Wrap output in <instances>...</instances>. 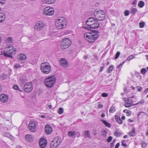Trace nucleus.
<instances>
[{
	"instance_id": "dca6fc26",
	"label": "nucleus",
	"mask_w": 148,
	"mask_h": 148,
	"mask_svg": "<svg viewBox=\"0 0 148 148\" xmlns=\"http://www.w3.org/2000/svg\"><path fill=\"white\" fill-rule=\"evenodd\" d=\"M45 130L47 134L49 135L51 134L52 132V129L51 127L49 125H46L45 127Z\"/></svg>"
},
{
	"instance_id": "473e14b6",
	"label": "nucleus",
	"mask_w": 148,
	"mask_h": 148,
	"mask_svg": "<svg viewBox=\"0 0 148 148\" xmlns=\"http://www.w3.org/2000/svg\"><path fill=\"white\" fill-rule=\"evenodd\" d=\"M140 145L143 148H145L147 147V143L143 141L140 143Z\"/></svg>"
},
{
	"instance_id": "7ed1b4c3",
	"label": "nucleus",
	"mask_w": 148,
	"mask_h": 148,
	"mask_svg": "<svg viewBox=\"0 0 148 148\" xmlns=\"http://www.w3.org/2000/svg\"><path fill=\"white\" fill-rule=\"evenodd\" d=\"M66 25V20L63 17H58L56 20V26L58 29H62L65 28Z\"/></svg>"
},
{
	"instance_id": "a211bd4d",
	"label": "nucleus",
	"mask_w": 148,
	"mask_h": 148,
	"mask_svg": "<svg viewBox=\"0 0 148 148\" xmlns=\"http://www.w3.org/2000/svg\"><path fill=\"white\" fill-rule=\"evenodd\" d=\"M26 140L28 142H32L33 140V137L30 134H27L25 136Z\"/></svg>"
},
{
	"instance_id": "412c9836",
	"label": "nucleus",
	"mask_w": 148,
	"mask_h": 148,
	"mask_svg": "<svg viewBox=\"0 0 148 148\" xmlns=\"http://www.w3.org/2000/svg\"><path fill=\"white\" fill-rule=\"evenodd\" d=\"M84 134L85 135V137L86 138H89L90 139L91 137L90 136V135L89 133V131H85L84 132Z\"/></svg>"
},
{
	"instance_id": "1a4fd4ad",
	"label": "nucleus",
	"mask_w": 148,
	"mask_h": 148,
	"mask_svg": "<svg viewBox=\"0 0 148 148\" xmlns=\"http://www.w3.org/2000/svg\"><path fill=\"white\" fill-rule=\"evenodd\" d=\"M71 45L70 40L68 38L64 39L61 42L60 47L62 49L66 48Z\"/></svg>"
},
{
	"instance_id": "6e6552de",
	"label": "nucleus",
	"mask_w": 148,
	"mask_h": 148,
	"mask_svg": "<svg viewBox=\"0 0 148 148\" xmlns=\"http://www.w3.org/2000/svg\"><path fill=\"white\" fill-rule=\"evenodd\" d=\"M62 141L61 137L58 136L55 138L50 143V147L51 148L57 147L60 144Z\"/></svg>"
},
{
	"instance_id": "2f4dec72",
	"label": "nucleus",
	"mask_w": 148,
	"mask_h": 148,
	"mask_svg": "<svg viewBox=\"0 0 148 148\" xmlns=\"http://www.w3.org/2000/svg\"><path fill=\"white\" fill-rule=\"evenodd\" d=\"M114 69V66L113 65H111L108 69V72L109 73H111Z\"/></svg>"
},
{
	"instance_id": "bb28decb",
	"label": "nucleus",
	"mask_w": 148,
	"mask_h": 148,
	"mask_svg": "<svg viewBox=\"0 0 148 148\" xmlns=\"http://www.w3.org/2000/svg\"><path fill=\"white\" fill-rule=\"evenodd\" d=\"M145 5L144 2L142 1H140L138 4V6L140 8H143Z\"/></svg>"
},
{
	"instance_id": "a18cd8bd",
	"label": "nucleus",
	"mask_w": 148,
	"mask_h": 148,
	"mask_svg": "<svg viewBox=\"0 0 148 148\" xmlns=\"http://www.w3.org/2000/svg\"><path fill=\"white\" fill-rule=\"evenodd\" d=\"M130 98H130V97L127 98V100H126V101H127V102L132 103L133 102V101L132 99H130Z\"/></svg>"
},
{
	"instance_id": "c85d7f7f",
	"label": "nucleus",
	"mask_w": 148,
	"mask_h": 148,
	"mask_svg": "<svg viewBox=\"0 0 148 148\" xmlns=\"http://www.w3.org/2000/svg\"><path fill=\"white\" fill-rule=\"evenodd\" d=\"M131 13L133 14H135L137 11V9L136 8H131Z\"/></svg>"
},
{
	"instance_id": "393cba45",
	"label": "nucleus",
	"mask_w": 148,
	"mask_h": 148,
	"mask_svg": "<svg viewBox=\"0 0 148 148\" xmlns=\"http://www.w3.org/2000/svg\"><path fill=\"white\" fill-rule=\"evenodd\" d=\"M56 0H44V1L47 4H52L54 3Z\"/></svg>"
},
{
	"instance_id": "09e8293b",
	"label": "nucleus",
	"mask_w": 148,
	"mask_h": 148,
	"mask_svg": "<svg viewBox=\"0 0 148 148\" xmlns=\"http://www.w3.org/2000/svg\"><path fill=\"white\" fill-rule=\"evenodd\" d=\"M116 121L119 123V124H122L123 123V121L120 118L118 120Z\"/></svg>"
},
{
	"instance_id": "f3484780",
	"label": "nucleus",
	"mask_w": 148,
	"mask_h": 148,
	"mask_svg": "<svg viewBox=\"0 0 148 148\" xmlns=\"http://www.w3.org/2000/svg\"><path fill=\"white\" fill-rule=\"evenodd\" d=\"M0 99L1 101L3 102H6L8 100V96L5 94H1L0 96Z\"/></svg>"
},
{
	"instance_id": "7c9ffc66",
	"label": "nucleus",
	"mask_w": 148,
	"mask_h": 148,
	"mask_svg": "<svg viewBox=\"0 0 148 148\" xmlns=\"http://www.w3.org/2000/svg\"><path fill=\"white\" fill-rule=\"evenodd\" d=\"M123 112H124L126 113L127 114V116H130L131 114V112L130 111V110H129L127 109H125V110H124Z\"/></svg>"
},
{
	"instance_id": "ea45409f",
	"label": "nucleus",
	"mask_w": 148,
	"mask_h": 148,
	"mask_svg": "<svg viewBox=\"0 0 148 148\" xmlns=\"http://www.w3.org/2000/svg\"><path fill=\"white\" fill-rule=\"evenodd\" d=\"M134 56L133 55H131L130 56H129L127 59V60L128 61H130V60L134 58Z\"/></svg>"
},
{
	"instance_id": "37998d69",
	"label": "nucleus",
	"mask_w": 148,
	"mask_h": 148,
	"mask_svg": "<svg viewBox=\"0 0 148 148\" xmlns=\"http://www.w3.org/2000/svg\"><path fill=\"white\" fill-rule=\"evenodd\" d=\"M144 25L145 23L144 22H140L139 24V27L141 28H143L144 27Z\"/></svg>"
},
{
	"instance_id": "3c124183",
	"label": "nucleus",
	"mask_w": 148,
	"mask_h": 148,
	"mask_svg": "<svg viewBox=\"0 0 148 148\" xmlns=\"http://www.w3.org/2000/svg\"><path fill=\"white\" fill-rule=\"evenodd\" d=\"M20 80L21 82L22 83H24L26 81V80L25 79H20Z\"/></svg>"
},
{
	"instance_id": "4d7b16f0",
	"label": "nucleus",
	"mask_w": 148,
	"mask_h": 148,
	"mask_svg": "<svg viewBox=\"0 0 148 148\" xmlns=\"http://www.w3.org/2000/svg\"><path fill=\"white\" fill-rule=\"evenodd\" d=\"M120 145V143H118L116 145L115 148H118Z\"/></svg>"
},
{
	"instance_id": "bf43d9fd",
	"label": "nucleus",
	"mask_w": 148,
	"mask_h": 148,
	"mask_svg": "<svg viewBox=\"0 0 148 148\" xmlns=\"http://www.w3.org/2000/svg\"><path fill=\"white\" fill-rule=\"evenodd\" d=\"M137 3L136 0H134L132 2V3L134 5H136Z\"/></svg>"
},
{
	"instance_id": "5fc2aeb1",
	"label": "nucleus",
	"mask_w": 148,
	"mask_h": 148,
	"mask_svg": "<svg viewBox=\"0 0 148 148\" xmlns=\"http://www.w3.org/2000/svg\"><path fill=\"white\" fill-rule=\"evenodd\" d=\"M114 141H113L110 144V147L111 148H112L114 145Z\"/></svg>"
},
{
	"instance_id": "4c0bfd02",
	"label": "nucleus",
	"mask_w": 148,
	"mask_h": 148,
	"mask_svg": "<svg viewBox=\"0 0 148 148\" xmlns=\"http://www.w3.org/2000/svg\"><path fill=\"white\" fill-rule=\"evenodd\" d=\"M63 112V109L62 108H60L59 109L58 113L59 114H62Z\"/></svg>"
},
{
	"instance_id": "6ab92c4d",
	"label": "nucleus",
	"mask_w": 148,
	"mask_h": 148,
	"mask_svg": "<svg viewBox=\"0 0 148 148\" xmlns=\"http://www.w3.org/2000/svg\"><path fill=\"white\" fill-rule=\"evenodd\" d=\"M18 57L19 60H25L26 59V56L25 55L22 53L19 54Z\"/></svg>"
},
{
	"instance_id": "e2e57ef3",
	"label": "nucleus",
	"mask_w": 148,
	"mask_h": 148,
	"mask_svg": "<svg viewBox=\"0 0 148 148\" xmlns=\"http://www.w3.org/2000/svg\"><path fill=\"white\" fill-rule=\"evenodd\" d=\"M147 92H148V88L146 89L144 91V92L145 93H146Z\"/></svg>"
},
{
	"instance_id": "9b49d317",
	"label": "nucleus",
	"mask_w": 148,
	"mask_h": 148,
	"mask_svg": "<svg viewBox=\"0 0 148 148\" xmlns=\"http://www.w3.org/2000/svg\"><path fill=\"white\" fill-rule=\"evenodd\" d=\"M37 122L36 121H30L28 125L29 130L32 132H35Z\"/></svg>"
},
{
	"instance_id": "0eeeda50",
	"label": "nucleus",
	"mask_w": 148,
	"mask_h": 148,
	"mask_svg": "<svg viewBox=\"0 0 148 148\" xmlns=\"http://www.w3.org/2000/svg\"><path fill=\"white\" fill-rule=\"evenodd\" d=\"M94 14L97 19L99 21H103L105 18V13L104 11L102 10H95Z\"/></svg>"
},
{
	"instance_id": "72a5a7b5",
	"label": "nucleus",
	"mask_w": 148,
	"mask_h": 148,
	"mask_svg": "<svg viewBox=\"0 0 148 148\" xmlns=\"http://www.w3.org/2000/svg\"><path fill=\"white\" fill-rule=\"evenodd\" d=\"M144 102V100L143 99H141L140 101L137 103H136L133 104V106L137 105L138 104H142Z\"/></svg>"
},
{
	"instance_id": "f03ea898",
	"label": "nucleus",
	"mask_w": 148,
	"mask_h": 148,
	"mask_svg": "<svg viewBox=\"0 0 148 148\" xmlns=\"http://www.w3.org/2000/svg\"><path fill=\"white\" fill-rule=\"evenodd\" d=\"M93 18H89L86 21V26L84 27L87 29L97 28L99 26V24Z\"/></svg>"
},
{
	"instance_id": "cd10ccee",
	"label": "nucleus",
	"mask_w": 148,
	"mask_h": 148,
	"mask_svg": "<svg viewBox=\"0 0 148 148\" xmlns=\"http://www.w3.org/2000/svg\"><path fill=\"white\" fill-rule=\"evenodd\" d=\"M14 67L15 69H18L22 67V66L20 65L18 63H15L14 66Z\"/></svg>"
},
{
	"instance_id": "c756f323",
	"label": "nucleus",
	"mask_w": 148,
	"mask_h": 148,
	"mask_svg": "<svg viewBox=\"0 0 148 148\" xmlns=\"http://www.w3.org/2000/svg\"><path fill=\"white\" fill-rule=\"evenodd\" d=\"M114 134L116 136L119 137L121 134V132H119V130H116V131L115 132Z\"/></svg>"
},
{
	"instance_id": "4be33fe9",
	"label": "nucleus",
	"mask_w": 148,
	"mask_h": 148,
	"mask_svg": "<svg viewBox=\"0 0 148 148\" xmlns=\"http://www.w3.org/2000/svg\"><path fill=\"white\" fill-rule=\"evenodd\" d=\"M68 134L70 137H73L76 134V133L74 131H70L68 132Z\"/></svg>"
},
{
	"instance_id": "f704fd0d",
	"label": "nucleus",
	"mask_w": 148,
	"mask_h": 148,
	"mask_svg": "<svg viewBox=\"0 0 148 148\" xmlns=\"http://www.w3.org/2000/svg\"><path fill=\"white\" fill-rule=\"evenodd\" d=\"M13 88L15 90H18L21 92L23 91V90H21L19 89L18 86L17 85H14L13 87Z\"/></svg>"
},
{
	"instance_id": "052dcab7",
	"label": "nucleus",
	"mask_w": 148,
	"mask_h": 148,
	"mask_svg": "<svg viewBox=\"0 0 148 148\" xmlns=\"http://www.w3.org/2000/svg\"><path fill=\"white\" fill-rule=\"evenodd\" d=\"M92 134L94 135H95L97 134L96 130H93V132H92Z\"/></svg>"
},
{
	"instance_id": "f8f14e48",
	"label": "nucleus",
	"mask_w": 148,
	"mask_h": 148,
	"mask_svg": "<svg viewBox=\"0 0 148 148\" xmlns=\"http://www.w3.org/2000/svg\"><path fill=\"white\" fill-rule=\"evenodd\" d=\"M33 86L31 83H26L24 85V89L27 92H30L32 90Z\"/></svg>"
},
{
	"instance_id": "423d86ee",
	"label": "nucleus",
	"mask_w": 148,
	"mask_h": 148,
	"mask_svg": "<svg viewBox=\"0 0 148 148\" xmlns=\"http://www.w3.org/2000/svg\"><path fill=\"white\" fill-rule=\"evenodd\" d=\"M40 69L41 71L45 74H47L50 73L51 67L50 64L46 62L41 64Z\"/></svg>"
},
{
	"instance_id": "a19ab883",
	"label": "nucleus",
	"mask_w": 148,
	"mask_h": 148,
	"mask_svg": "<svg viewBox=\"0 0 148 148\" xmlns=\"http://www.w3.org/2000/svg\"><path fill=\"white\" fill-rule=\"evenodd\" d=\"M136 88H137L138 91L139 92H141L143 89V88L142 87L139 86H136Z\"/></svg>"
},
{
	"instance_id": "8fccbe9b",
	"label": "nucleus",
	"mask_w": 148,
	"mask_h": 148,
	"mask_svg": "<svg viewBox=\"0 0 148 148\" xmlns=\"http://www.w3.org/2000/svg\"><path fill=\"white\" fill-rule=\"evenodd\" d=\"M101 95L103 97H106L108 96V95L106 93H103Z\"/></svg>"
},
{
	"instance_id": "774afa93",
	"label": "nucleus",
	"mask_w": 148,
	"mask_h": 148,
	"mask_svg": "<svg viewBox=\"0 0 148 148\" xmlns=\"http://www.w3.org/2000/svg\"><path fill=\"white\" fill-rule=\"evenodd\" d=\"M105 116V114L104 113H102L101 115L102 117H104Z\"/></svg>"
},
{
	"instance_id": "603ef678",
	"label": "nucleus",
	"mask_w": 148,
	"mask_h": 148,
	"mask_svg": "<svg viewBox=\"0 0 148 148\" xmlns=\"http://www.w3.org/2000/svg\"><path fill=\"white\" fill-rule=\"evenodd\" d=\"M129 134L130 136H134L135 135V134L133 133L132 132H130L129 133Z\"/></svg>"
},
{
	"instance_id": "0e129e2a",
	"label": "nucleus",
	"mask_w": 148,
	"mask_h": 148,
	"mask_svg": "<svg viewBox=\"0 0 148 148\" xmlns=\"http://www.w3.org/2000/svg\"><path fill=\"white\" fill-rule=\"evenodd\" d=\"M103 69H104V67L103 66H101L100 68V71L101 72L103 70Z\"/></svg>"
},
{
	"instance_id": "49530a36",
	"label": "nucleus",
	"mask_w": 148,
	"mask_h": 148,
	"mask_svg": "<svg viewBox=\"0 0 148 148\" xmlns=\"http://www.w3.org/2000/svg\"><path fill=\"white\" fill-rule=\"evenodd\" d=\"M112 139V136H109V137L108 138L107 140V141L108 142H110L111 141Z\"/></svg>"
},
{
	"instance_id": "13d9d810",
	"label": "nucleus",
	"mask_w": 148,
	"mask_h": 148,
	"mask_svg": "<svg viewBox=\"0 0 148 148\" xmlns=\"http://www.w3.org/2000/svg\"><path fill=\"white\" fill-rule=\"evenodd\" d=\"M106 133L105 132H103L102 133V135L104 137L106 136Z\"/></svg>"
},
{
	"instance_id": "4468645a",
	"label": "nucleus",
	"mask_w": 148,
	"mask_h": 148,
	"mask_svg": "<svg viewBox=\"0 0 148 148\" xmlns=\"http://www.w3.org/2000/svg\"><path fill=\"white\" fill-rule=\"evenodd\" d=\"M39 144L41 148H44L46 147L47 144V140L45 138H41L39 141Z\"/></svg>"
},
{
	"instance_id": "c03bdc74",
	"label": "nucleus",
	"mask_w": 148,
	"mask_h": 148,
	"mask_svg": "<svg viewBox=\"0 0 148 148\" xmlns=\"http://www.w3.org/2000/svg\"><path fill=\"white\" fill-rule=\"evenodd\" d=\"M7 40L8 42L11 43L12 42V38L10 37H9L7 38Z\"/></svg>"
},
{
	"instance_id": "aec40b11",
	"label": "nucleus",
	"mask_w": 148,
	"mask_h": 148,
	"mask_svg": "<svg viewBox=\"0 0 148 148\" xmlns=\"http://www.w3.org/2000/svg\"><path fill=\"white\" fill-rule=\"evenodd\" d=\"M125 99H124L125 102L124 104V106L126 108H129L130 107L133 106V103H129L126 101V99L125 98Z\"/></svg>"
},
{
	"instance_id": "20e7f679",
	"label": "nucleus",
	"mask_w": 148,
	"mask_h": 148,
	"mask_svg": "<svg viewBox=\"0 0 148 148\" xmlns=\"http://www.w3.org/2000/svg\"><path fill=\"white\" fill-rule=\"evenodd\" d=\"M6 50L7 51L4 52L3 55L5 57L12 58V54H16V52L17 51L15 48H14L11 45H9L5 48Z\"/></svg>"
},
{
	"instance_id": "79ce46f5",
	"label": "nucleus",
	"mask_w": 148,
	"mask_h": 148,
	"mask_svg": "<svg viewBox=\"0 0 148 148\" xmlns=\"http://www.w3.org/2000/svg\"><path fill=\"white\" fill-rule=\"evenodd\" d=\"M120 53L119 51H118L116 53L115 57V59H116L118 58V57H119V56L120 55Z\"/></svg>"
},
{
	"instance_id": "69168bd1",
	"label": "nucleus",
	"mask_w": 148,
	"mask_h": 148,
	"mask_svg": "<svg viewBox=\"0 0 148 148\" xmlns=\"http://www.w3.org/2000/svg\"><path fill=\"white\" fill-rule=\"evenodd\" d=\"M84 58L85 59H87L88 58V56L87 55H85L84 56Z\"/></svg>"
},
{
	"instance_id": "338daca9",
	"label": "nucleus",
	"mask_w": 148,
	"mask_h": 148,
	"mask_svg": "<svg viewBox=\"0 0 148 148\" xmlns=\"http://www.w3.org/2000/svg\"><path fill=\"white\" fill-rule=\"evenodd\" d=\"M131 132H132L133 133L135 134V129H132V130Z\"/></svg>"
},
{
	"instance_id": "5701e85b",
	"label": "nucleus",
	"mask_w": 148,
	"mask_h": 148,
	"mask_svg": "<svg viewBox=\"0 0 148 148\" xmlns=\"http://www.w3.org/2000/svg\"><path fill=\"white\" fill-rule=\"evenodd\" d=\"M5 15L3 13H0V23L3 22L5 19Z\"/></svg>"
},
{
	"instance_id": "f257e3e1",
	"label": "nucleus",
	"mask_w": 148,
	"mask_h": 148,
	"mask_svg": "<svg viewBox=\"0 0 148 148\" xmlns=\"http://www.w3.org/2000/svg\"><path fill=\"white\" fill-rule=\"evenodd\" d=\"M99 33L97 31H94L91 33L87 32L84 34V37L88 42L92 43L98 38Z\"/></svg>"
},
{
	"instance_id": "2eb2a0df",
	"label": "nucleus",
	"mask_w": 148,
	"mask_h": 148,
	"mask_svg": "<svg viewBox=\"0 0 148 148\" xmlns=\"http://www.w3.org/2000/svg\"><path fill=\"white\" fill-rule=\"evenodd\" d=\"M60 65L64 67H68L69 64L66 60L64 58H61L60 60Z\"/></svg>"
},
{
	"instance_id": "39448f33",
	"label": "nucleus",
	"mask_w": 148,
	"mask_h": 148,
	"mask_svg": "<svg viewBox=\"0 0 148 148\" xmlns=\"http://www.w3.org/2000/svg\"><path fill=\"white\" fill-rule=\"evenodd\" d=\"M56 82V78L54 76L48 77L45 80L46 86L48 88L53 87Z\"/></svg>"
},
{
	"instance_id": "de8ad7c7",
	"label": "nucleus",
	"mask_w": 148,
	"mask_h": 148,
	"mask_svg": "<svg viewBox=\"0 0 148 148\" xmlns=\"http://www.w3.org/2000/svg\"><path fill=\"white\" fill-rule=\"evenodd\" d=\"M124 14L125 16H127L129 14V12L128 10H126L125 11Z\"/></svg>"
},
{
	"instance_id": "58836bf2",
	"label": "nucleus",
	"mask_w": 148,
	"mask_h": 148,
	"mask_svg": "<svg viewBox=\"0 0 148 148\" xmlns=\"http://www.w3.org/2000/svg\"><path fill=\"white\" fill-rule=\"evenodd\" d=\"M145 113L143 112H140L138 114V118L139 116H141L142 117L143 116H145Z\"/></svg>"
},
{
	"instance_id": "680f3d73",
	"label": "nucleus",
	"mask_w": 148,
	"mask_h": 148,
	"mask_svg": "<svg viewBox=\"0 0 148 148\" xmlns=\"http://www.w3.org/2000/svg\"><path fill=\"white\" fill-rule=\"evenodd\" d=\"M103 107V105L101 104H99L98 105V107L99 108H101Z\"/></svg>"
},
{
	"instance_id": "e433bc0d",
	"label": "nucleus",
	"mask_w": 148,
	"mask_h": 148,
	"mask_svg": "<svg viewBox=\"0 0 148 148\" xmlns=\"http://www.w3.org/2000/svg\"><path fill=\"white\" fill-rule=\"evenodd\" d=\"M115 111V110L114 109V108L113 106L111 107L109 110V112L111 113H113Z\"/></svg>"
},
{
	"instance_id": "c9c22d12",
	"label": "nucleus",
	"mask_w": 148,
	"mask_h": 148,
	"mask_svg": "<svg viewBox=\"0 0 148 148\" xmlns=\"http://www.w3.org/2000/svg\"><path fill=\"white\" fill-rule=\"evenodd\" d=\"M147 71L146 69L145 68H142L140 72L141 73L143 74H145L147 72Z\"/></svg>"
},
{
	"instance_id": "9d476101",
	"label": "nucleus",
	"mask_w": 148,
	"mask_h": 148,
	"mask_svg": "<svg viewBox=\"0 0 148 148\" xmlns=\"http://www.w3.org/2000/svg\"><path fill=\"white\" fill-rule=\"evenodd\" d=\"M54 12V9L50 7H46L43 10L44 14L46 16H51L53 15Z\"/></svg>"
},
{
	"instance_id": "a878e982",
	"label": "nucleus",
	"mask_w": 148,
	"mask_h": 148,
	"mask_svg": "<svg viewBox=\"0 0 148 148\" xmlns=\"http://www.w3.org/2000/svg\"><path fill=\"white\" fill-rule=\"evenodd\" d=\"M101 121L103 123L106 125V126L108 127H111V125L110 124L107 122L105 120H104L103 119L101 120Z\"/></svg>"
},
{
	"instance_id": "6e6d98bb",
	"label": "nucleus",
	"mask_w": 148,
	"mask_h": 148,
	"mask_svg": "<svg viewBox=\"0 0 148 148\" xmlns=\"http://www.w3.org/2000/svg\"><path fill=\"white\" fill-rule=\"evenodd\" d=\"M125 142V140H123L122 141V145L124 147H126L127 146V145L125 143H124Z\"/></svg>"
},
{
	"instance_id": "b1692460",
	"label": "nucleus",
	"mask_w": 148,
	"mask_h": 148,
	"mask_svg": "<svg viewBox=\"0 0 148 148\" xmlns=\"http://www.w3.org/2000/svg\"><path fill=\"white\" fill-rule=\"evenodd\" d=\"M4 136L7 137H8L13 140L14 139V137L10 135V134L8 133H5L4 134Z\"/></svg>"
},
{
	"instance_id": "ddd939ff",
	"label": "nucleus",
	"mask_w": 148,
	"mask_h": 148,
	"mask_svg": "<svg viewBox=\"0 0 148 148\" xmlns=\"http://www.w3.org/2000/svg\"><path fill=\"white\" fill-rule=\"evenodd\" d=\"M44 26L43 22L39 21L36 23L34 27V29L36 31H39L42 29Z\"/></svg>"
},
{
	"instance_id": "864d4df0",
	"label": "nucleus",
	"mask_w": 148,
	"mask_h": 148,
	"mask_svg": "<svg viewBox=\"0 0 148 148\" xmlns=\"http://www.w3.org/2000/svg\"><path fill=\"white\" fill-rule=\"evenodd\" d=\"M115 118L116 121L120 118L119 116L118 115H115Z\"/></svg>"
}]
</instances>
